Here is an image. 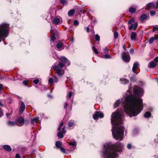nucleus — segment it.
<instances>
[{
    "label": "nucleus",
    "mask_w": 158,
    "mask_h": 158,
    "mask_svg": "<svg viewBox=\"0 0 158 158\" xmlns=\"http://www.w3.org/2000/svg\"><path fill=\"white\" fill-rule=\"evenodd\" d=\"M133 93L135 96L129 95L126 97L122 104L124 111L130 117L139 114L143 110L142 100L140 97L143 94V89L137 87L135 88Z\"/></svg>",
    "instance_id": "f257e3e1"
},
{
    "label": "nucleus",
    "mask_w": 158,
    "mask_h": 158,
    "mask_svg": "<svg viewBox=\"0 0 158 158\" xmlns=\"http://www.w3.org/2000/svg\"><path fill=\"white\" fill-rule=\"evenodd\" d=\"M123 114L122 111L117 110L113 113L111 116L112 134L114 138L117 140H121L123 138L124 127L121 125L124 118Z\"/></svg>",
    "instance_id": "f03ea898"
},
{
    "label": "nucleus",
    "mask_w": 158,
    "mask_h": 158,
    "mask_svg": "<svg viewBox=\"0 0 158 158\" xmlns=\"http://www.w3.org/2000/svg\"><path fill=\"white\" fill-rule=\"evenodd\" d=\"M123 146V144L118 142L116 145L111 143L106 144L102 151L103 157L104 158H117L118 154L117 152H120Z\"/></svg>",
    "instance_id": "7ed1b4c3"
},
{
    "label": "nucleus",
    "mask_w": 158,
    "mask_h": 158,
    "mask_svg": "<svg viewBox=\"0 0 158 158\" xmlns=\"http://www.w3.org/2000/svg\"><path fill=\"white\" fill-rule=\"evenodd\" d=\"M9 31L8 24L2 23L0 25V42L5 40L8 35Z\"/></svg>",
    "instance_id": "20e7f679"
},
{
    "label": "nucleus",
    "mask_w": 158,
    "mask_h": 158,
    "mask_svg": "<svg viewBox=\"0 0 158 158\" xmlns=\"http://www.w3.org/2000/svg\"><path fill=\"white\" fill-rule=\"evenodd\" d=\"M53 69L58 76H62L64 73V71L62 69H60L58 66L55 65L53 67Z\"/></svg>",
    "instance_id": "39448f33"
},
{
    "label": "nucleus",
    "mask_w": 158,
    "mask_h": 158,
    "mask_svg": "<svg viewBox=\"0 0 158 158\" xmlns=\"http://www.w3.org/2000/svg\"><path fill=\"white\" fill-rule=\"evenodd\" d=\"M122 57L123 60L126 62H128L130 60V56L128 52L127 53H123Z\"/></svg>",
    "instance_id": "423d86ee"
},
{
    "label": "nucleus",
    "mask_w": 158,
    "mask_h": 158,
    "mask_svg": "<svg viewBox=\"0 0 158 158\" xmlns=\"http://www.w3.org/2000/svg\"><path fill=\"white\" fill-rule=\"evenodd\" d=\"M16 121V125L18 126H22L24 124V119L22 117H20L18 118Z\"/></svg>",
    "instance_id": "0eeeda50"
},
{
    "label": "nucleus",
    "mask_w": 158,
    "mask_h": 158,
    "mask_svg": "<svg viewBox=\"0 0 158 158\" xmlns=\"http://www.w3.org/2000/svg\"><path fill=\"white\" fill-rule=\"evenodd\" d=\"M103 117V114L99 111H96L93 115V118L94 119H96L98 118H102Z\"/></svg>",
    "instance_id": "6e6552de"
},
{
    "label": "nucleus",
    "mask_w": 158,
    "mask_h": 158,
    "mask_svg": "<svg viewBox=\"0 0 158 158\" xmlns=\"http://www.w3.org/2000/svg\"><path fill=\"white\" fill-rule=\"evenodd\" d=\"M59 59L62 62L67 64L68 65H69L70 62L66 57L64 56H62L59 58Z\"/></svg>",
    "instance_id": "1a4fd4ad"
},
{
    "label": "nucleus",
    "mask_w": 158,
    "mask_h": 158,
    "mask_svg": "<svg viewBox=\"0 0 158 158\" xmlns=\"http://www.w3.org/2000/svg\"><path fill=\"white\" fill-rule=\"evenodd\" d=\"M25 108V106L24 103L21 101V106L19 109V113H22L24 110Z\"/></svg>",
    "instance_id": "9d476101"
},
{
    "label": "nucleus",
    "mask_w": 158,
    "mask_h": 158,
    "mask_svg": "<svg viewBox=\"0 0 158 158\" xmlns=\"http://www.w3.org/2000/svg\"><path fill=\"white\" fill-rule=\"evenodd\" d=\"M157 64L154 61H152L150 62L148 64V67L149 68H153L155 67Z\"/></svg>",
    "instance_id": "9b49d317"
},
{
    "label": "nucleus",
    "mask_w": 158,
    "mask_h": 158,
    "mask_svg": "<svg viewBox=\"0 0 158 158\" xmlns=\"http://www.w3.org/2000/svg\"><path fill=\"white\" fill-rule=\"evenodd\" d=\"M134 19H132L129 20L128 22V23L129 24H131L130 26H129V30H131L133 27V23L134 22Z\"/></svg>",
    "instance_id": "f8f14e48"
},
{
    "label": "nucleus",
    "mask_w": 158,
    "mask_h": 158,
    "mask_svg": "<svg viewBox=\"0 0 158 158\" xmlns=\"http://www.w3.org/2000/svg\"><path fill=\"white\" fill-rule=\"evenodd\" d=\"M155 7V4L152 3H149L146 6V8L147 9L149 10L153 9Z\"/></svg>",
    "instance_id": "ddd939ff"
},
{
    "label": "nucleus",
    "mask_w": 158,
    "mask_h": 158,
    "mask_svg": "<svg viewBox=\"0 0 158 158\" xmlns=\"http://www.w3.org/2000/svg\"><path fill=\"white\" fill-rule=\"evenodd\" d=\"M138 66L139 64L137 62H136L134 64L132 68V71L134 73H135V72L137 69Z\"/></svg>",
    "instance_id": "4468645a"
},
{
    "label": "nucleus",
    "mask_w": 158,
    "mask_h": 158,
    "mask_svg": "<svg viewBox=\"0 0 158 158\" xmlns=\"http://www.w3.org/2000/svg\"><path fill=\"white\" fill-rule=\"evenodd\" d=\"M137 37V34L135 32H133L131 35V39L132 40H135Z\"/></svg>",
    "instance_id": "2eb2a0df"
},
{
    "label": "nucleus",
    "mask_w": 158,
    "mask_h": 158,
    "mask_svg": "<svg viewBox=\"0 0 158 158\" xmlns=\"http://www.w3.org/2000/svg\"><path fill=\"white\" fill-rule=\"evenodd\" d=\"M7 124L8 126L12 127L16 124V123L15 121H9L7 123Z\"/></svg>",
    "instance_id": "dca6fc26"
},
{
    "label": "nucleus",
    "mask_w": 158,
    "mask_h": 158,
    "mask_svg": "<svg viewBox=\"0 0 158 158\" xmlns=\"http://www.w3.org/2000/svg\"><path fill=\"white\" fill-rule=\"evenodd\" d=\"M63 44L61 42L58 43L56 45V47L58 50L60 51L62 49Z\"/></svg>",
    "instance_id": "f3484780"
},
{
    "label": "nucleus",
    "mask_w": 158,
    "mask_h": 158,
    "mask_svg": "<svg viewBox=\"0 0 158 158\" xmlns=\"http://www.w3.org/2000/svg\"><path fill=\"white\" fill-rule=\"evenodd\" d=\"M3 148L5 149V150L8 151L10 152V151L11 150V148L8 145H5L3 146Z\"/></svg>",
    "instance_id": "a211bd4d"
},
{
    "label": "nucleus",
    "mask_w": 158,
    "mask_h": 158,
    "mask_svg": "<svg viewBox=\"0 0 158 158\" xmlns=\"http://www.w3.org/2000/svg\"><path fill=\"white\" fill-rule=\"evenodd\" d=\"M60 19L56 18L54 19L53 23L56 24L60 23Z\"/></svg>",
    "instance_id": "6ab92c4d"
},
{
    "label": "nucleus",
    "mask_w": 158,
    "mask_h": 158,
    "mask_svg": "<svg viewBox=\"0 0 158 158\" xmlns=\"http://www.w3.org/2000/svg\"><path fill=\"white\" fill-rule=\"evenodd\" d=\"M121 83L123 84H125L128 83V81L126 78H121L120 79Z\"/></svg>",
    "instance_id": "aec40b11"
},
{
    "label": "nucleus",
    "mask_w": 158,
    "mask_h": 158,
    "mask_svg": "<svg viewBox=\"0 0 158 158\" xmlns=\"http://www.w3.org/2000/svg\"><path fill=\"white\" fill-rule=\"evenodd\" d=\"M136 10V9L132 7H131L129 8V11L132 13H134Z\"/></svg>",
    "instance_id": "412c9836"
},
{
    "label": "nucleus",
    "mask_w": 158,
    "mask_h": 158,
    "mask_svg": "<svg viewBox=\"0 0 158 158\" xmlns=\"http://www.w3.org/2000/svg\"><path fill=\"white\" fill-rule=\"evenodd\" d=\"M147 18V15L146 14H143L142 15L140 18V19L142 20H144L146 19Z\"/></svg>",
    "instance_id": "4be33fe9"
},
{
    "label": "nucleus",
    "mask_w": 158,
    "mask_h": 158,
    "mask_svg": "<svg viewBox=\"0 0 158 158\" xmlns=\"http://www.w3.org/2000/svg\"><path fill=\"white\" fill-rule=\"evenodd\" d=\"M61 145V142L60 141H58L56 143V145L58 148H60Z\"/></svg>",
    "instance_id": "5701e85b"
},
{
    "label": "nucleus",
    "mask_w": 158,
    "mask_h": 158,
    "mask_svg": "<svg viewBox=\"0 0 158 158\" xmlns=\"http://www.w3.org/2000/svg\"><path fill=\"white\" fill-rule=\"evenodd\" d=\"M64 134L61 132L60 131L57 133L58 136L60 138H62L64 137Z\"/></svg>",
    "instance_id": "b1692460"
},
{
    "label": "nucleus",
    "mask_w": 158,
    "mask_h": 158,
    "mask_svg": "<svg viewBox=\"0 0 158 158\" xmlns=\"http://www.w3.org/2000/svg\"><path fill=\"white\" fill-rule=\"evenodd\" d=\"M75 12V10H69L68 12V15L69 16H71Z\"/></svg>",
    "instance_id": "393cba45"
},
{
    "label": "nucleus",
    "mask_w": 158,
    "mask_h": 158,
    "mask_svg": "<svg viewBox=\"0 0 158 158\" xmlns=\"http://www.w3.org/2000/svg\"><path fill=\"white\" fill-rule=\"evenodd\" d=\"M39 120V118L37 117L34 119H32L31 120V122L33 123L35 122L36 123H37L38 122Z\"/></svg>",
    "instance_id": "a878e982"
},
{
    "label": "nucleus",
    "mask_w": 158,
    "mask_h": 158,
    "mask_svg": "<svg viewBox=\"0 0 158 158\" xmlns=\"http://www.w3.org/2000/svg\"><path fill=\"white\" fill-rule=\"evenodd\" d=\"M156 40L154 37H152L151 38L148 40V43L150 44H152L154 40Z\"/></svg>",
    "instance_id": "bb28decb"
},
{
    "label": "nucleus",
    "mask_w": 158,
    "mask_h": 158,
    "mask_svg": "<svg viewBox=\"0 0 158 158\" xmlns=\"http://www.w3.org/2000/svg\"><path fill=\"white\" fill-rule=\"evenodd\" d=\"M151 113L148 112H147L144 115V117L145 118H149L151 116Z\"/></svg>",
    "instance_id": "cd10ccee"
},
{
    "label": "nucleus",
    "mask_w": 158,
    "mask_h": 158,
    "mask_svg": "<svg viewBox=\"0 0 158 158\" xmlns=\"http://www.w3.org/2000/svg\"><path fill=\"white\" fill-rule=\"evenodd\" d=\"M64 66V64L63 63L59 62L57 66H58L59 68L60 67V68L62 69L63 67Z\"/></svg>",
    "instance_id": "c85d7f7f"
},
{
    "label": "nucleus",
    "mask_w": 158,
    "mask_h": 158,
    "mask_svg": "<svg viewBox=\"0 0 158 158\" xmlns=\"http://www.w3.org/2000/svg\"><path fill=\"white\" fill-rule=\"evenodd\" d=\"M74 123V122L73 120H70L68 124L69 127H71L73 125Z\"/></svg>",
    "instance_id": "c756f323"
},
{
    "label": "nucleus",
    "mask_w": 158,
    "mask_h": 158,
    "mask_svg": "<svg viewBox=\"0 0 158 158\" xmlns=\"http://www.w3.org/2000/svg\"><path fill=\"white\" fill-rule=\"evenodd\" d=\"M120 103L119 100H118L116 101L115 103L114 104V106L115 108L118 106L119 104Z\"/></svg>",
    "instance_id": "7c9ffc66"
},
{
    "label": "nucleus",
    "mask_w": 158,
    "mask_h": 158,
    "mask_svg": "<svg viewBox=\"0 0 158 158\" xmlns=\"http://www.w3.org/2000/svg\"><path fill=\"white\" fill-rule=\"evenodd\" d=\"M118 36V33L116 31H115L114 33V39H116L117 38Z\"/></svg>",
    "instance_id": "2f4dec72"
},
{
    "label": "nucleus",
    "mask_w": 158,
    "mask_h": 158,
    "mask_svg": "<svg viewBox=\"0 0 158 158\" xmlns=\"http://www.w3.org/2000/svg\"><path fill=\"white\" fill-rule=\"evenodd\" d=\"M138 27V23L137 22H136L135 23L134 26H133V30L134 31H135L137 27Z\"/></svg>",
    "instance_id": "473e14b6"
},
{
    "label": "nucleus",
    "mask_w": 158,
    "mask_h": 158,
    "mask_svg": "<svg viewBox=\"0 0 158 158\" xmlns=\"http://www.w3.org/2000/svg\"><path fill=\"white\" fill-rule=\"evenodd\" d=\"M92 48L93 51L96 53L98 54V50H97V49L96 48L93 46L92 47Z\"/></svg>",
    "instance_id": "72a5a7b5"
},
{
    "label": "nucleus",
    "mask_w": 158,
    "mask_h": 158,
    "mask_svg": "<svg viewBox=\"0 0 158 158\" xmlns=\"http://www.w3.org/2000/svg\"><path fill=\"white\" fill-rule=\"evenodd\" d=\"M95 39L97 41H99L100 40V37L98 35H96L95 36Z\"/></svg>",
    "instance_id": "f704fd0d"
},
{
    "label": "nucleus",
    "mask_w": 158,
    "mask_h": 158,
    "mask_svg": "<svg viewBox=\"0 0 158 158\" xmlns=\"http://www.w3.org/2000/svg\"><path fill=\"white\" fill-rule=\"evenodd\" d=\"M53 79L52 78H50L49 79L48 82L51 84L53 83Z\"/></svg>",
    "instance_id": "c9c22d12"
},
{
    "label": "nucleus",
    "mask_w": 158,
    "mask_h": 158,
    "mask_svg": "<svg viewBox=\"0 0 158 158\" xmlns=\"http://www.w3.org/2000/svg\"><path fill=\"white\" fill-rule=\"evenodd\" d=\"M156 11H151L150 12V14L151 15L153 16L156 14Z\"/></svg>",
    "instance_id": "e433bc0d"
},
{
    "label": "nucleus",
    "mask_w": 158,
    "mask_h": 158,
    "mask_svg": "<svg viewBox=\"0 0 158 158\" xmlns=\"http://www.w3.org/2000/svg\"><path fill=\"white\" fill-rule=\"evenodd\" d=\"M39 81L38 79H35L33 81V83H35V84H37L39 82Z\"/></svg>",
    "instance_id": "4c0bfd02"
},
{
    "label": "nucleus",
    "mask_w": 158,
    "mask_h": 158,
    "mask_svg": "<svg viewBox=\"0 0 158 158\" xmlns=\"http://www.w3.org/2000/svg\"><path fill=\"white\" fill-rule=\"evenodd\" d=\"M61 132L64 134L65 133L66 131L65 130V128L64 127L63 128Z\"/></svg>",
    "instance_id": "58836bf2"
},
{
    "label": "nucleus",
    "mask_w": 158,
    "mask_h": 158,
    "mask_svg": "<svg viewBox=\"0 0 158 158\" xmlns=\"http://www.w3.org/2000/svg\"><path fill=\"white\" fill-rule=\"evenodd\" d=\"M127 147L128 149H131V144H130V143L128 144L127 145Z\"/></svg>",
    "instance_id": "ea45409f"
},
{
    "label": "nucleus",
    "mask_w": 158,
    "mask_h": 158,
    "mask_svg": "<svg viewBox=\"0 0 158 158\" xmlns=\"http://www.w3.org/2000/svg\"><path fill=\"white\" fill-rule=\"evenodd\" d=\"M53 79L54 81L55 82H57L58 81V79H57V78L56 77H53Z\"/></svg>",
    "instance_id": "a19ab883"
},
{
    "label": "nucleus",
    "mask_w": 158,
    "mask_h": 158,
    "mask_svg": "<svg viewBox=\"0 0 158 158\" xmlns=\"http://www.w3.org/2000/svg\"><path fill=\"white\" fill-rule=\"evenodd\" d=\"M69 144L70 145L74 146H75V142H70L69 143Z\"/></svg>",
    "instance_id": "79ce46f5"
},
{
    "label": "nucleus",
    "mask_w": 158,
    "mask_h": 158,
    "mask_svg": "<svg viewBox=\"0 0 158 158\" xmlns=\"http://www.w3.org/2000/svg\"><path fill=\"white\" fill-rule=\"evenodd\" d=\"M73 24L75 26H77L78 24V22L77 20H74V21Z\"/></svg>",
    "instance_id": "37998d69"
},
{
    "label": "nucleus",
    "mask_w": 158,
    "mask_h": 158,
    "mask_svg": "<svg viewBox=\"0 0 158 158\" xmlns=\"http://www.w3.org/2000/svg\"><path fill=\"white\" fill-rule=\"evenodd\" d=\"M56 38L54 35L52 36L51 37V40L54 41L55 40Z\"/></svg>",
    "instance_id": "c03bdc74"
},
{
    "label": "nucleus",
    "mask_w": 158,
    "mask_h": 158,
    "mask_svg": "<svg viewBox=\"0 0 158 158\" xmlns=\"http://www.w3.org/2000/svg\"><path fill=\"white\" fill-rule=\"evenodd\" d=\"M72 96V93L71 92H69L68 95H67V97L69 98H70Z\"/></svg>",
    "instance_id": "a18cd8bd"
},
{
    "label": "nucleus",
    "mask_w": 158,
    "mask_h": 158,
    "mask_svg": "<svg viewBox=\"0 0 158 158\" xmlns=\"http://www.w3.org/2000/svg\"><path fill=\"white\" fill-rule=\"evenodd\" d=\"M60 150L61 152H62L64 153L65 152V149L62 147H60Z\"/></svg>",
    "instance_id": "49530a36"
},
{
    "label": "nucleus",
    "mask_w": 158,
    "mask_h": 158,
    "mask_svg": "<svg viewBox=\"0 0 158 158\" xmlns=\"http://www.w3.org/2000/svg\"><path fill=\"white\" fill-rule=\"evenodd\" d=\"M3 115V113H2V110L0 108V117L2 116Z\"/></svg>",
    "instance_id": "de8ad7c7"
},
{
    "label": "nucleus",
    "mask_w": 158,
    "mask_h": 158,
    "mask_svg": "<svg viewBox=\"0 0 158 158\" xmlns=\"http://www.w3.org/2000/svg\"><path fill=\"white\" fill-rule=\"evenodd\" d=\"M157 30V28L156 27H154L152 29V32H154Z\"/></svg>",
    "instance_id": "09e8293b"
},
{
    "label": "nucleus",
    "mask_w": 158,
    "mask_h": 158,
    "mask_svg": "<svg viewBox=\"0 0 158 158\" xmlns=\"http://www.w3.org/2000/svg\"><path fill=\"white\" fill-rule=\"evenodd\" d=\"M106 58H110V56L108 54H106L104 56Z\"/></svg>",
    "instance_id": "8fccbe9b"
},
{
    "label": "nucleus",
    "mask_w": 158,
    "mask_h": 158,
    "mask_svg": "<svg viewBox=\"0 0 158 158\" xmlns=\"http://www.w3.org/2000/svg\"><path fill=\"white\" fill-rule=\"evenodd\" d=\"M134 52V49L133 48H131L130 51V54H133Z\"/></svg>",
    "instance_id": "3c124183"
},
{
    "label": "nucleus",
    "mask_w": 158,
    "mask_h": 158,
    "mask_svg": "<svg viewBox=\"0 0 158 158\" xmlns=\"http://www.w3.org/2000/svg\"><path fill=\"white\" fill-rule=\"evenodd\" d=\"M154 61H155L156 63V62H158V57H156L154 59Z\"/></svg>",
    "instance_id": "603ef678"
},
{
    "label": "nucleus",
    "mask_w": 158,
    "mask_h": 158,
    "mask_svg": "<svg viewBox=\"0 0 158 158\" xmlns=\"http://www.w3.org/2000/svg\"><path fill=\"white\" fill-rule=\"evenodd\" d=\"M15 158H21V157L19 154H16L15 156Z\"/></svg>",
    "instance_id": "864d4df0"
},
{
    "label": "nucleus",
    "mask_w": 158,
    "mask_h": 158,
    "mask_svg": "<svg viewBox=\"0 0 158 158\" xmlns=\"http://www.w3.org/2000/svg\"><path fill=\"white\" fill-rule=\"evenodd\" d=\"M3 89L2 85L0 84V91H1L2 89Z\"/></svg>",
    "instance_id": "5fc2aeb1"
},
{
    "label": "nucleus",
    "mask_w": 158,
    "mask_h": 158,
    "mask_svg": "<svg viewBox=\"0 0 158 158\" xmlns=\"http://www.w3.org/2000/svg\"><path fill=\"white\" fill-rule=\"evenodd\" d=\"M28 81H23V83L24 85H26L27 84L28 82Z\"/></svg>",
    "instance_id": "6e6d98bb"
},
{
    "label": "nucleus",
    "mask_w": 158,
    "mask_h": 158,
    "mask_svg": "<svg viewBox=\"0 0 158 158\" xmlns=\"http://www.w3.org/2000/svg\"><path fill=\"white\" fill-rule=\"evenodd\" d=\"M68 106V104L67 103H65V104H64V108H65V109H66V108H67V106Z\"/></svg>",
    "instance_id": "4d7b16f0"
},
{
    "label": "nucleus",
    "mask_w": 158,
    "mask_h": 158,
    "mask_svg": "<svg viewBox=\"0 0 158 158\" xmlns=\"http://www.w3.org/2000/svg\"><path fill=\"white\" fill-rule=\"evenodd\" d=\"M60 2L62 4H64L65 3V0H61Z\"/></svg>",
    "instance_id": "13d9d810"
},
{
    "label": "nucleus",
    "mask_w": 158,
    "mask_h": 158,
    "mask_svg": "<svg viewBox=\"0 0 158 158\" xmlns=\"http://www.w3.org/2000/svg\"><path fill=\"white\" fill-rule=\"evenodd\" d=\"M158 8V1L157 2L156 5V9H157Z\"/></svg>",
    "instance_id": "bf43d9fd"
},
{
    "label": "nucleus",
    "mask_w": 158,
    "mask_h": 158,
    "mask_svg": "<svg viewBox=\"0 0 158 158\" xmlns=\"http://www.w3.org/2000/svg\"><path fill=\"white\" fill-rule=\"evenodd\" d=\"M123 48L125 51L126 50V48L125 45H123Z\"/></svg>",
    "instance_id": "052dcab7"
},
{
    "label": "nucleus",
    "mask_w": 158,
    "mask_h": 158,
    "mask_svg": "<svg viewBox=\"0 0 158 158\" xmlns=\"http://www.w3.org/2000/svg\"><path fill=\"white\" fill-rule=\"evenodd\" d=\"M89 30H90V29H89V27H87V29H86L87 31V32H89Z\"/></svg>",
    "instance_id": "680f3d73"
},
{
    "label": "nucleus",
    "mask_w": 158,
    "mask_h": 158,
    "mask_svg": "<svg viewBox=\"0 0 158 158\" xmlns=\"http://www.w3.org/2000/svg\"><path fill=\"white\" fill-rule=\"evenodd\" d=\"M155 38L156 40L158 39V34H157L156 36L154 37Z\"/></svg>",
    "instance_id": "e2e57ef3"
},
{
    "label": "nucleus",
    "mask_w": 158,
    "mask_h": 158,
    "mask_svg": "<svg viewBox=\"0 0 158 158\" xmlns=\"http://www.w3.org/2000/svg\"><path fill=\"white\" fill-rule=\"evenodd\" d=\"M63 125V122H61L60 125V126L61 127H62Z\"/></svg>",
    "instance_id": "0e129e2a"
},
{
    "label": "nucleus",
    "mask_w": 158,
    "mask_h": 158,
    "mask_svg": "<svg viewBox=\"0 0 158 158\" xmlns=\"http://www.w3.org/2000/svg\"><path fill=\"white\" fill-rule=\"evenodd\" d=\"M61 127L60 126H59V127H58V130L59 131H60V130L61 129Z\"/></svg>",
    "instance_id": "69168bd1"
},
{
    "label": "nucleus",
    "mask_w": 158,
    "mask_h": 158,
    "mask_svg": "<svg viewBox=\"0 0 158 158\" xmlns=\"http://www.w3.org/2000/svg\"><path fill=\"white\" fill-rule=\"evenodd\" d=\"M0 106H3L1 102L0 101Z\"/></svg>",
    "instance_id": "338daca9"
},
{
    "label": "nucleus",
    "mask_w": 158,
    "mask_h": 158,
    "mask_svg": "<svg viewBox=\"0 0 158 158\" xmlns=\"http://www.w3.org/2000/svg\"><path fill=\"white\" fill-rule=\"evenodd\" d=\"M9 115H10V114H6V115H7V117H8Z\"/></svg>",
    "instance_id": "774afa93"
}]
</instances>
